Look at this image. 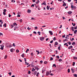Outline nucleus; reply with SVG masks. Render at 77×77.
I'll return each mask as SVG.
<instances>
[{
	"mask_svg": "<svg viewBox=\"0 0 77 77\" xmlns=\"http://www.w3.org/2000/svg\"><path fill=\"white\" fill-rule=\"evenodd\" d=\"M74 76L75 77H77V74H75Z\"/></svg>",
	"mask_w": 77,
	"mask_h": 77,
	"instance_id": "nucleus-60",
	"label": "nucleus"
},
{
	"mask_svg": "<svg viewBox=\"0 0 77 77\" xmlns=\"http://www.w3.org/2000/svg\"><path fill=\"white\" fill-rule=\"evenodd\" d=\"M27 29L29 30L30 29H31V28H30L29 27H28Z\"/></svg>",
	"mask_w": 77,
	"mask_h": 77,
	"instance_id": "nucleus-43",
	"label": "nucleus"
},
{
	"mask_svg": "<svg viewBox=\"0 0 77 77\" xmlns=\"http://www.w3.org/2000/svg\"><path fill=\"white\" fill-rule=\"evenodd\" d=\"M75 45V42H73L72 43V45Z\"/></svg>",
	"mask_w": 77,
	"mask_h": 77,
	"instance_id": "nucleus-25",
	"label": "nucleus"
},
{
	"mask_svg": "<svg viewBox=\"0 0 77 77\" xmlns=\"http://www.w3.org/2000/svg\"><path fill=\"white\" fill-rule=\"evenodd\" d=\"M31 55L32 56H33V53H31Z\"/></svg>",
	"mask_w": 77,
	"mask_h": 77,
	"instance_id": "nucleus-30",
	"label": "nucleus"
},
{
	"mask_svg": "<svg viewBox=\"0 0 77 77\" xmlns=\"http://www.w3.org/2000/svg\"><path fill=\"white\" fill-rule=\"evenodd\" d=\"M36 73H37V72L36 71H35L33 73V74L34 75H36Z\"/></svg>",
	"mask_w": 77,
	"mask_h": 77,
	"instance_id": "nucleus-11",
	"label": "nucleus"
},
{
	"mask_svg": "<svg viewBox=\"0 0 77 77\" xmlns=\"http://www.w3.org/2000/svg\"><path fill=\"white\" fill-rule=\"evenodd\" d=\"M3 14L5 15H6V13L5 12H3Z\"/></svg>",
	"mask_w": 77,
	"mask_h": 77,
	"instance_id": "nucleus-45",
	"label": "nucleus"
},
{
	"mask_svg": "<svg viewBox=\"0 0 77 77\" xmlns=\"http://www.w3.org/2000/svg\"><path fill=\"white\" fill-rule=\"evenodd\" d=\"M73 59H77V57H73Z\"/></svg>",
	"mask_w": 77,
	"mask_h": 77,
	"instance_id": "nucleus-27",
	"label": "nucleus"
},
{
	"mask_svg": "<svg viewBox=\"0 0 77 77\" xmlns=\"http://www.w3.org/2000/svg\"><path fill=\"white\" fill-rule=\"evenodd\" d=\"M53 40H52L50 41V43L52 44V43H53Z\"/></svg>",
	"mask_w": 77,
	"mask_h": 77,
	"instance_id": "nucleus-35",
	"label": "nucleus"
},
{
	"mask_svg": "<svg viewBox=\"0 0 77 77\" xmlns=\"http://www.w3.org/2000/svg\"><path fill=\"white\" fill-rule=\"evenodd\" d=\"M54 66H55V67H56V65L55 64H54L53 65V67H54Z\"/></svg>",
	"mask_w": 77,
	"mask_h": 77,
	"instance_id": "nucleus-37",
	"label": "nucleus"
},
{
	"mask_svg": "<svg viewBox=\"0 0 77 77\" xmlns=\"http://www.w3.org/2000/svg\"><path fill=\"white\" fill-rule=\"evenodd\" d=\"M55 40H56V38L55 37H54L53 39V40L55 41Z\"/></svg>",
	"mask_w": 77,
	"mask_h": 77,
	"instance_id": "nucleus-39",
	"label": "nucleus"
},
{
	"mask_svg": "<svg viewBox=\"0 0 77 77\" xmlns=\"http://www.w3.org/2000/svg\"><path fill=\"white\" fill-rule=\"evenodd\" d=\"M1 50H3V47H1Z\"/></svg>",
	"mask_w": 77,
	"mask_h": 77,
	"instance_id": "nucleus-38",
	"label": "nucleus"
},
{
	"mask_svg": "<svg viewBox=\"0 0 77 77\" xmlns=\"http://www.w3.org/2000/svg\"><path fill=\"white\" fill-rule=\"evenodd\" d=\"M11 74H12V73L11 72L8 73V74H9V75H11Z\"/></svg>",
	"mask_w": 77,
	"mask_h": 77,
	"instance_id": "nucleus-34",
	"label": "nucleus"
},
{
	"mask_svg": "<svg viewBox=\"0 0 77 77\" xmlns=\"http://www.w3.org/2000/svg\"><path fill=\"white\" fill-rule=\"evenodd\" d=\"M60 47L59 46L58 48V50H60Z\"/></svg>",
	"mask_w": 77,
	"mask_h": 77,
	"instance_id": "nucleus-31",
	"label": "nucleus"
},
{
	"mask_svg": "<svg viewBox=\"0 0 77 77\" xmlns=\"http://www.w3.org/2000/svg\"><path fill=\"white\" fill-rule=\"evenodd\" d=\"M20 14V12H18L17 13V14H18V15H19V14Z\"/></svg>",
	"mask_w": 77,
	"mask_h": 77,
	"instance_id": "nucleus-61",
	"label": "nucleus"
},
{
	"mask_svg": "<svg viewBox=\"0 0 77 77\" xmlns=\"http://www.w3.org/2000/svg\"><path fill=\"white\" fill-rule=\"evenodd\" d=\"M11 26H12V27H11V28H13V27H14V25H11Z\"/></svg>",
	"mask_w": 77,
	"mask_h": 77,
	"instance_id": "nucleus-55",
	"label": "nucleus"
},
{
	"mask_svg": "<svg viewBox=\"0 0 77 77\" xmlns=\"http://www.w3.org/2000/svg\"><path fill=\"white\" fill-rule=\"evenodd\" d=\"M24 60H25V62H26V58H24Z\"/></svg>",
	"mask_w": 77,
	"mask_h": 77,
	"instance_id": "nucleus-56",
	"label": "nucleus"
},
{
	"mask_svg": "<svg viewBox=\"0 0 77 77\" xmlns=\"http://www.w3.org/2000/svg\"><path fill=\"white\" fill-rule=\"evenodd\" d=\"M4 27H6V24L5 23L3 25Z\"/></svg>",
	"mask_w": 77,
	"mask_h": 77,
	"instance_id": "nucleus-18",
	"label": "nucleus"
},
{
	"mask_svg": "<svg viewBox=\"0 0 77 77\" xmlns=\"http://www.w3.org/2000/svg\"><path fill=\"white\" fill-rule=\"evenodd\" d=\"M37 33L39 35H41V32H38Z\"/></svg>",
	"mask_w": 77,
	"mask_h": 77,
	"instance_id": "nucleus-26",
	"label": "nucleus"
},
{
	"mask_svg": "<svg viewBox=\"0 0 77 77\" xmlns=\"http://www.w3.org/2000/svg\"><path fill=\"white\" fill-rule=\"evenodd\" d=\"M40 39L41 40V41H44V37H41L40 38Z\"/></svg>",
	"mask_w": 77,
	"mask_h": 77,
	"instance_id": "nucleus-2",
	"label": "nucleus"
},
{
	"mask_svg": "<svg viewBox=\"0 0 77 77\" xmlns=\"http://www.w3.org/2000/svg\"><path fill=\"white\" fill-rule=\"evenodd\" d=\"M1 35H3V34H2V33H0V36H1Z\"/></svg>",
	"mask_w": 77,
	"mask_h": 77,
	"instance_id": "nucleus-63",
	"label": "nucleus"
},
{
	"mask_svg": "<svg viewBox=\"0 0 77 77\" xmlns=\"http://www.w3.org/2000/svg\"><path fill=\"white\" fill-rule=\"evenodd\" d=\"M49 74H50L49 73V72H47L46 73V75H47V76H48V75H49Z\"/></svg>",
	"mask_w": 77,
	"mask_h": 77,
	"instance_id": "nucleus-9",
	"label": "nucleus"
},
{
	"mask_svg": "<svg viewBox=\"0 0 77 77\" xmlns=\"http://www.w3.org/2000/svg\"><path fill=\"white\" fill-rule=\"evenodd\" d=\"M49 33H50L51 35H53V32H52V31H49Z\"/></svg>",
	"mask_w": 77,
	"mask_h": 77,
	"instance_id": "nucleus-3",
	"label": "nucleus"
},
{
	"mask_svg": "<svg viewBox=\"0 0 77 77\" xmlns=\"http://www.w3.org/2000/svg\"><path fill=\"white\" fill-rule=\"evenodd\" d=\"M42 5H46V3H45V2H44V3H43L42 4Z\"/></svg>",
	"mask_w": 77,
	"mask_h": 77,
	"instance_id": "nucleus-28",
	"label": "nucleus"
},
{
	"mask_svg": "<svg viewBox=\"0 0 77 77\" xmlns=\"http://www.w3.org/2000/svg\"><path fill=\"white\" fill-rule=\"evenodd\" d=\"M74 65H75V62H73V66H74Z\"/></svg>",
	"mask_w": 77,
	"mask_h": 77,
	"instance_id": "nucleus-36",
	"label": "nucleus"
},
{
	"mask_svg": "<svg viewBox=\"0 0 77 77\" xmlns=\"http://www.w3.org/2000/svg\"><path fill=\"white\" fill-rule=\"evenodd\" d=\"M6 58H7V55H6L5 57V59H6Z\"/></svg>",
	"mask_w": 77,
	"mask_h": 77,
	"instance_id": "nucleus-52",
	"label": "nucleus"
},
{
	"mask_svg": "<svg viewBox=\"0 0 77 77\" xmlns=\"http://www.w3.org/2000/svg\"><path fill=\"white\" fill-rule=\"evenodd\" d=\"M29 51V49H27L26 51V53H27L28 51Z\"/></svg>",
	"mask_w": 77,
	"mask_h": 77,
	"instance_id": "nucleus-24",
	"label": "nucleus"
},
{
	"mask_svg": "<svg viewBox=\"0 0 77 77\" xmlns=\"http://www.w3.org/2000/svg\"><path fill=\"white\" fill-rule=\"evenodd\" d=\"M71 42H67V44H69V45H71Z\"/></svg>",
	"mask_w": 77,
	"mask_h": 77,
	"instance_id": "nucleus-14",
	"label": "nucleus"
},
{
	"mask_svg": "<svg viewBox=\"0 0 77 77\" xmlns=\"http://www.w3.org/2000/svg\"><path fill=\"white\" fill-rule=\"evenodd\" d=\"M53 60V58H50V60Z\"/></svg>",
	"mask_w": 77,
	"mask_h": 77,
	"instance_id": "nucleus-32",
	"label": "nucleus"
},
{
	"mask_svg": "<svg viewBox=\"0 0 77 77\" xmlns=\"http://www.w3.org/2000/svg\"><path fill=\"white\" fill-rule=\"evenodd\" d=\"M68 14H69V15H71V14H72V11H69L68 12Z\"/></svg>",
	"mask_w": 77,
	"mask_h": 77,
	"instance_id": "nucleus-7",
	"label": "nucleus"
},
{
	"mask_svg": "<svg viewBox=\"0 0 77 77\" xmlns=\"http://www.w3.org/2000/svg\"><path fill=\"white\" fill-rule=\"evenodd\" d=\"M3 22H2L1 24H0V27H2V24H3Z\"/></svg>",
	"mask_w": 77,
	"mask_h": 77,
	"instance_id": "nucleus-10",
	"label": "nucleus"
},
{
	"mask_svg": "<svg viewBox=\"0 0 77 77\" xmlns=\"http://www.w3.org/2000/svg\"><path fill=\"white\" fill-rule=\"evenodd\" d=\"M19 60L20 62H22V60H21L20 59Z\"/></svg>",
	"mask_w": 77,
	"mask_h": 77,
	"instance_id": "nucleus-59",
	"label": "nucleus"
},
{
	"mask_svg": "<svg viewBox=\"0 0 77 77\" xmlns=\"http://www.w3.org/2000/svg\"><path fill=\"white\" fill-rule=\"evenodd\" d=\"M68 72L69 73V72H70V70L69 69H68Z\"/></svg>",
	"mask_w": 77,
	"mask_h": 77,
	"instance_id": "nucleus-23",
	"label": "nucleus"
},
{
	"mask_svg": "<svg viewBox=\"0 0 77 77\" xmlns=\"http://www.w3.org/2000/svg\"><path fill=\"white\" fill-rule=\"evenodd\" d=\"M33 33H34V34H36V32L35 31H34Z\"/></svg>",
	"mask_w": 77,
	"mask_h": 77,
	"instance_id": "nucleus-54",
	"label": "nucleus"
},
{
	"mask_svg": "<svg viewBox=\"0 0 77 77\" xmlns=\"http://www.w3.org/2000/svg\"><path fill=\"white\" fill-rule=\"evenodd\" d=\"M67 44V43H65L64 45H66Z\"/></svg>",
	"mask_w": 77,
	"mask_h": 77,
	"instance_id": "nucleus-57",
	"label": "nucleus"
},
{
	"mask_svg": "<svg viewBox=\"0 0 77 77\" xmlns=\"http://www.w3.org/2000/svg\"><path fill=\"white\" fill-rule=\"evenodd\" d=\"M71 29H74V27L72 26V27H71Z\"/></svg>",
	"mask_w": 77,
	"mask_h": 77,
	"instance_id": "nucleus-62",
	"label": "nucleus"
},
{
	"mask_svg": "<svg viewBox=\"0 0 77 77\" xmlns=\"http://www.w3.org/2000/svg\"><path fill=\"white\" fill-rule=\"evenodd\" d=\"M47 63H48V62H47V61H45L44 62V63L45 64H47Z\"/></svg>",
	"mask_w": 77,
	"mask_h": 77,
	"instance_id": "nucleus-21",
	"label": "nucleus"
},
{
	"mask_svg": "<svg viewBox=\"0 0 77 77\" xmlns=\"http://www.w3.org/2000/svg\"><path fill=\"white\" fill-rule=\"evenodd\" d=\"M71 8H74V9H76L75 7V6H74L73 7V5H71Z\"/></svg>",
	"mask_w": 77,
	"mask_h": 77,
	"instance_id": "nucleus-4",
	"label": "nucleus"
},
{
	"mask_svg": "<svg viewBox=\"0 0 77 77\" xmlns=\"http://www.w3.org/2000/svg\"><path fill=\"white\" fill-rule=\"evenodd\" d=\"M6 46L7 47V48H11V47H12V45L11 44L7 43L6 45Z\"/></svg>",
	"mask_w": 77,
	"mask_h": 77,
	"instance_id": "nucleus-1",
	"label": "nucleus"
},
{
	"mask_svg": "<svg viewBox=\"0 0 77 77\" xmlns=\"http://www.w3.org/2000/svg\"><path fill=\"white\" fill-rule=\"evenodd\" d=\"M35 69H37V70H39V67L38 66H36L35 67Z\"/></svg>",
	"mask_w": 77,
	"mask_h": 77,
	"instance_id": "nucleus-6",
	"label": "nucleus"
},
{
	"mask_svg": "<svg viewBox=\"0 0 77 77\" xmlns=\"http://www.w3.org/2000/svg\"><path fill=\"white\" fill-rule=\"evenodd\" d=\"M66 5V4L65 3H64V4H63V6H64Z\"/></svg>",
	"mask_w": 77,
	"mask_h": 77,
	"instance_id": "nucleus-13",
	"label": "nucleus"
},
{
	"mask_svg": "<svg viewBox=\"0 0 77 77\" xmlns=\"http://www.w3.org/2000/svg\"><path fill=\"white\" fill-rule=\"evenodd\" d=\"M56 57H57L58 59H59V56H57Z\"/></svg>",
	"mask_w": 77,
	"mask_h": 77,
	"instance_id": "nucleus-41",
	"label": "nucleus"
},
{
	"mask_svg": "<svg viewBox=\"0 0 77 77\" xmlns=\"http://www.w3.org/2000/svg\"><path fill=\"white\" fill-rule=\"evenodd\" d=\"M31 72H30V70H29L28 74H31Z\"/></svg>",
	"mask_w": 77,
	"mask_h": 77,
	"instance_id": "nucleus-29",
	"label": "nucleus"
},
{
	"mask_svg": "<svg viewBox=\"0 0 77 77\" xmlns=\"http://www.w3.org/2000/svg\"><path fill=\"white\" fill-rule=\"evenodd\" d=\"M65 35H64L62 36V38H65Z\"/></svg>",
	"mask_w": 77,
	"mask_h": 77,
	"instance_id": "nucleus-51",
	"label": "nucleus"
},
{
	"mask_svg": "<svg viewBox=\"0 0 77 77\" xmlns=\"http://www.w3.org/2000/svg\"><path fill=\"white\" fill-rule=\"evenodd\" d=\"M8 17H11V15H10V14H9Z\"/></svg>",
	"mask_w": 77,
	"mask_h": 77,
	"instance_id": "nucleus-46",
	"label": "nucleus"
},
{
	"mask_svg": "<svg viewBox=\"0 0 77 77\" xmlns=\"http://www.w3.org/2000/svg\"><path fill=\"white\" fill-rule=\"evenodd\" d=\"M31 7H34V5L33 4V5H31Z\"/></svg>",
	"mask_w": 77,
	"mask_h": 77,
	"instance_id": "nucleus-53",
	"label": "nucleus"
},
{
	"mask_svg": "<svg viewBox=\"0 0 77 77\" xmlns=\"http://www.w3.org/2000/svg\"><path fill=\"white\" fill-rule=\"evenodd\" d=\"M49 75H54L53 74H53L52 73H51V74H49Z\"/></svg>",
	"mask_w": 77,
	"mask_h": 77,
	"instance_id": "nucleus-58",
	"label": "nucleus"
},
{
	"mask_svg": "<svg viewBox=\"0 0 77 77\" xmlns=\"http://www.w3.org/2000/svg\"><path fill=\"white\" fill-rule=\"evenodd\" d=\"M6 11V9H4V12H5Z\"/></svg>",
	"mask_w": 77,
	"mask_h": 77,
	"instance_id": "nucleus-42",
	"label": "nucleus"
},
{
	"mask_svg": "<svg viewBox=\"0 0 77 77\" xmlns=\"http://www.w3.org/2000/svg\"><path fill=\"white\" fill-rule=\"evenodd\" d=\"M21 17V16L20 15H18L17 16V17Z\"/></svg>",
	"mask_w": 77,
	"mask_h": 77,
	"instance_id": "nucleus-48",
	"label": "nucleus"
},
{
	"mask_svg": "<svg viewBox=\"0 0 77 77\" xmlns=\"http://www.w3.org/2000/svg\"><path fill=\"white\" fill-rule=\"evenodd\" d=\"M58 44V43H57V42H55V45H57Z\"/></svg>",
	"mask_w": 77,
	"mask_h": 77,
	"instance_id": "nucleus-20",
	"label": "nucleus"
},
{
	"mask_svg": "<svg viewBox=\"0 0 77 77\" xmlns=\"http://www.w3.org/2000/svg\"><path fill=\"white\" fill-rule=\"evenodd\" d=\"M49 8H50V6H47V9L48 10H49Z\"/></svg>",
	"mask_w": 77,
	"mask_h": 77,
	"instance_id": "nucleus-15",
	"label": "nucleus"
},
{
	"mask_svg": "<svg viewBox=\"0 0 77 77\" xmlns=\"http://www.w3.org/2000/svg\"><path fill=\"white\" fill-rule=\"evenodd\" d=\"M74 33L76 34L77 33V30H76L74 31Z\"/></svg>",
	"mask_w": 77,
	"mask_h": 77,
	"instance_id": "nucleus-19",
	"label": "nucleus"
},
{
	"mask_svg": "<svg viewBox=\"0 0 77 77\" xmlns=\"http://www.w3.org/2000/svg\"><path fill=\"white\" fill-rule=\"evenodd\" d=\"M35 71V69L34 68H33L32 69V71Z\"/></svg>",
	"mask_w": 77,
	"mask_h": 77,
	"instance_id": "nucleus-22",
	"label": "nucleus"
},
{
	"mask_svg": "<svg viewBox=\"0 0 77 77\" xmlns=\"http://www.w3.org/2000/svg\"><path fill=\"white\" fill-rule=\"evenodd\" d=\"M59 62H62V59H59L58 60Z\"/></svg>",
	"mask_w": 77,
	"mask_h": 77,
	"instance_id": "nucleus-17",
	"label": "nucleus"
},
{
	"mask_svg": "<svg viewBox=\"0 0 77 77\" xmlns=\"http://www.w3.org/2000/svg\"><path fill=\"white\" fill-rule=\"evenodd\" d=\"M20 23H21L22 21H23V20L22 19H20Z\"/></svg>",
	"mask_w": 77,
	"mask_h": 77,
	"instance_id": "nucleus-33",
	"label": "nucleus"
},
{
	"mask_svg": "<svg viewBox=\"0 0 77 77\" xmlns=\"http://www.w3.org/2000/svg\"><path fill=\"white\" fill-rule=\"evenodd\" d=\"M71 70L72 71V73H74V69L72 68L71 69Z\"/></svg>",
	"mask_w": 77,
	"mask_h": 77,
	"instance_id": "nucleus-5",
	"label": "nucleus"
},
{
	"mask_svg": "<svg viewBox=\"0 0 77 77\" xmlns=\"http://www.w3.org/2000/svg\"><path fill=\"white\" fill-rule=\"evenodd\" d=\"M46 26H45V25H44V26H42V27H46Z\"/></svg>",
	"mask_w": 77,
	"mask_h": 77,
	"instance_id": "nucleus-64",
	"label": "nucleus"
},
{
	"mask_svg": "<svg viewBox=\"0 0 77 77\" xmlns=\"http://www.w3.org/2000/svg\"><path fill=\"white\" fill-rule=\"evenodd\" d=\"M13 51H14L13 48H11L10 49V51H11V52H13Z\"/></svg>",
	"mask_w": 77,
	"mask_h": 77,
	"instance_id": "nucleus-16",
	"label": "nucleus"
},
{
	"mask_svg": "<svg viewBox=\"0 0 77 77\" xmlns=\"http://www.w3.org/2000/svg\"><path fill=\"white\" fill-rule=\"evenodd\" d=\"M38 29V27L37 26H35V29Z\"/></svg>",
	"mask_w": 77,
	"mask_h": 77,
	"instance_id": "nucleus-50",
	"label": "nucleus"
},
{
	"mask_svg": "<svg viewBox=\"0 0 77 77\" xmlns=\"http://www.w3.org/2000/svg\"><path fill=\"white\" fill-rule=\"evenodd\" d=\"M72 48V46H70L68 47V49H71Z\"/></svg>",
	"mask_w": 77,
	"mask_h": 77,
	"instance_id": "nucleus-8",
	"label": "nucleus"
},
{
	"mask_svg": "<svg viewBox=\"0 0 77 77\" xmlns=\"http://www.w3.org/2000/svg\"><path fill=\"white\" fill-rule=\"evenodd\" d=\"M16 52L17 53H18V52H19V50H16Z\"/></svg>",
	"mask_w": 77,
	"mask_h": 77,
	"instance_id": "nucleus-49",
	"label": "nucleus"
},
{
	"mask_svg": "<svg viewBox=\"0 0 77 77\" xmlns=\"http://www.w3.org/2000/svg\"><path fill=\"white\" fill-rule=\"evenodd\" d=\"M39 74V72H38L36 75V76H38V74Z\"/></svg>",
	"mask_w": 77,
	"mask_h": 77,
	"instance_id": "nucleus-40",
	"label": "nucleus"
},
{
	"mask_svg": "<svg viewBox=\"0 0 77 77\" xmlns=\"http://www.w3.org/2000/svg\"><path fill=\"white\" fill-rule=\"evenodd\" d=\"M13 47H15V43L13 44Z\"/></svg>",
	"mask_w": 77,
	"mask_h": 77,
	"instance_id": "nucleus-47",
	"label": "nucleus"
},
{
	"mask_svg": "<svg viewBox=\"0 0 77 77\" xmlns=\"http://www.w3.org/2000/svg\"><path fill=\"white\" fill-rule=\"evenodd\" d=\"M58 41L59 42H61V41H62V40H61L60 39H59V40Z\"/></svg>",
	"mask_w": 77,
	"mask_h": 77,
	"instance_id": "nucleus-44",
	"label": "nucleus"
},
{
	"mask_svg": "<svg viewBox=\"0 0 77 77\" xmlns=\"http://www.w3.org/2000/svg\"><path fill=\"white\" fill-rule=\"evenodd\" d=\"M28 13H30L31 12V10H28L27 11Z\"/></svg>",
	"mask_w": 77,
	"mask_h": 77,
	"instance_id": "nucleus-12",
	"label": "nucleus"
}]
</instances>
